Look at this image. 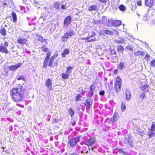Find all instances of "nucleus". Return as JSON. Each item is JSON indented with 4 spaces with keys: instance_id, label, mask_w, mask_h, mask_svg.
<instances>
[{
    "instance_id": "1",
    "label": "nucleus",
    "mask_w": 155,
    "mask_h": 155,
    "mask_svg": "<svg viewBox=\"0 0 155 155\" xmlns=\"http://www.w3.org/2000/svg\"><path fill=\"white\" fill-rule=\"evenodd\" d=\"M25 91V90L22 86L12 89L11 94L12 100L15 102L22 100L24 97Z\"/></svg>"
},
{
    "instance_id": "58",
    "label": "nucleus",
    "mask_w": 155,
    "mask_h": 155,
    "mask_svg": "<svg viewBox=\"0 0 155 155\" xmlns=\"http://www.w3.org/2000/svg\"><path fill=\"white\" fill-rule=\"evenodd\" d=\"M80 149V147L79 146H77L76 148V149L77 150H79Z\"/></svg>"
},
{
    "instance_id": "29",
    "label": "nucleus",
    "mask_w": 155,
    "mask_h": 155,
    "mask_svg": "<svg viewBox=\"0 0 155 155\" xmlns=\"http://www.w3.org/2000/svg\"><path fill=\"white\" fill-rule=\"evenodd\" d=\"M150 131L147 132L148 135L149 137H152L154 134H155L154 131H151L150 130Z\"/></svg>"
},
{
    "instance_id": "36",
    "label": "nucleus",
    "mask_w": 155,
    "mask_h": 155,
    "mask_svg": "<svg viewBox=\"0 0 155 155\" xmlns=\"http://www.w3.org/2000/svg\"><path fill=\"white\" fill-rule=\"evenodd\" d=\"M90 91L91 92H94L95 91V87L93 85H92L90 87Z\"/></svg>"
},
{
    "instance_id": "17",
    "label": "nucleus",
    "mask_w": 155,
    "mask_h": 155,
    "mask_svg": "<svg viewBox=\"0 0 155 155\" xmlns=\"http://www.w3.org/2000/svg\"><path fill=\"white\" fill-rule=\"evenodd\" d=\"M70 53L69 50L68 49H64L63 53H62V57L64 58L66 55L69 54Z\"/></svg>"
},
{
    "instance_id": "60",
    "label": "nucleus",
    "mask_w": 155,
    "mask_h": 155,
    "mask_svg": "<svg viewBox=\"0 0 155 155\" xmlns=\"http://www.w3.org/2000/svg\"><path fill=\"white\" fill-rule=\"evenodd\" d=\"M71 155H79L77 154H76V153H71Z\"/></svg>"
},
{
    "instance_id": "9",
    "label": "nucleus",
    "mask_w": 155,
    "mask_h": 155,
    "mask_svg": "<svg viewBox=\"0 0 155 155\" xmlns=\"http://www.w3.org/2000/svg\"><path fill=\"white\" fill-rule=\"evenodd\" d=\"M108 21L111 22V24H108V25L109 26H118L121 25V21L119 20H114L113 21H112V20H110V21H109V20Z\"/></svg>"
},
{
    "instance_id": "13",
    "label": "nucleus",
    "mask_w": 155,
    "mask_h": 155,
    "mask_svg": "<svg viewBox=\"0 0 155 155\" xmlns=\"http://www.w3.org/2000/svg\"><path fill=\"white\" fill-rule=\"evenodd\" d=\"M93 103V100L89 98L87 99L85 105L87 106V107L88 108H89L90 107V106Z\"/></svg>"
},
{
    "instance_id": "51",
    "label": "nucleus",
    "mask_w": 155,
    "mask_h": 155,
    "mask_svg": "<svg viewBox=\"0 0 155 155\" xmlns=\"http://www.w3.org/2000/svg\"><path fill=\"white\" fill-rule=\"evenodd\" d=\"M101 2L103 3H106L107 2V0H98Z\"/></svg>"
},
{
    "instance_id": "35",
    "label": "nucleus",
    "mask_w": 155,
    "mask_h": 155,
    "mask_svg": "<svg viewBox=\"0 0 155 155\" xmlns=\"http://www.w3.org/2000/svg\"><path fill=\"white\" fill-rule=\"evenodd\" d=\"M60 3L58 2H56L54 4V6L56 9H60L59 8Z\"/></svg>"
},
{
    "instance_id": "23",
    "label": "nucleus",
    "mask_w": 155,
    "mask_h": 155,
    "mask_svg": "<svg viewBox=\"0 0 155 155\" xmlns=\"http://www.w3.org/2000/svg\"><path fill=\"white\" fill-rule=\"evenodd\" d=\"M119 8L120 10L122 12H124L126 9V8L123 5H120Z\"/></svg>"
},
{
    "instance_id": "2",
    "label": "nucleus",
    "mask_w": 155,
    "mask_h": 155,
    "mask_svg": "<svg viewBox=\"0 0 155 155\" xmlns=\"http://www.w3.org/2000/svg\"><path fill=\"white\" fill-rule=\"evenodd\" d=\"M80 141V137L72 138L68 141V146L69 147H74L76 146L77 143Z\"/></svg>"
},
{
    "instance_id": "41",
    "label": "nucleus",
    "mask_w": 155,
    "mask_h": 155,
    "mask_svg": "<svg viewBox=\"0 0 155 155\" xmlns=\"http://www.w3.org/2000/svg\"><path fill=\"white\" fill-rule=\"evenodd\" d=\"M150 58V56L149 55H148L147 54H146L145 57V59L147 61H149Z\"/></svg>"
},
{
    "instance_id": "16",
    "label": "nucleus",
    "mask_w": 155,
    "mask_h": 155,
    "mask_svg": "<svg viewBox=\"0 0 155 155\" xmlns=\"http://www.w3.org/2000/svg\"><path fill=\"white\" fill-rule=\"evenodd\" d=\"M0 52L7 54L8 53V51L7 50V48L5 47H4L3 46H0Z\"/></svg>"
},
{
    "instance_id": "22",
    "label": "nucleus",
    "mask_w": 155,
    "mask_h": 155,
    "mask_svg": "<svg viewBox=\"0 0 155 155\" xmlns=\"http://www.w3.org/2000/svg\"><path fill=\"white\" fill-rule=\"evenodd\" d=\"M121 109L122 112L126 110V104H125L124 102H122L121 103Z\"/></svg>"
},
{
    "instance_id": "63",
    "label": "nucleus",
    "mask_w": 155,
    "mask_h": 155,
    "mask_svg": "<svg viewBox=\"0 0 155 155\" xmlns=\"http://www.w3.org/2000/svg\"><path fill=\"white\" fill-rule=\"evenodd\" d=\"M137 14L139 17L140 16V15L138 13H137Z\"/></svg>"
},
{
    "instance_id": "38",
    "label": "nucleus",
    "mask_w": 155,
    "mask_h": 155,
    "mask_svg": "<svg viewBox=\"0 0 155 155\" xmlns=\"http://www.w3.org/2000/svg\"><path fill=\"white\" fill-rule=\"evenodd\" d=\"M145 94L144 92L142 93L140 95V98L141 100V101H143L145 97Z\"/></svg>"
},
{
    "instance_id": "12",
    "label": "nucleus",
    "mask_w": 155,
    "mask_h": 155,
    "mask_svg": "<svg viewBox=\"0 0 155 155\" xmlns=\"http://www.w3.org/2000/svg\"><path fill=\"white\" fill-rule=\"evenodd\" d=\"M117 115L118 113L117 112H115L114 113L113 117L111 118L109 121V123L110 124H111L114 122L117 121Z\"/></svg>"
},
{
    "instance_id": "4",
    "label": "nucleus",
    "mask_w": 155,
    "mask_h": 155,
    "mask_svg": "<svg viewBox=\"0 0 155 155\" xmlns=\"http://www.w3.org/2000/svg\"><path fill=\"white\" fill-rule=\"evenodd\" d=\"M75 34V32L72 30L68 31L62 37V40L63 42L66 41L68 39L73 36Z\"/></svg>"
},
{
    "instance_id": "26",
    "label": "nucleus",
    "mask_w": 155,
    "mask_h": 155,
    "mask_svg": "<svg viewBox=\"0 0 155 155\" xmlns=\"http://www.w3.org/2000/svg\"><path fill=\"white\" fill-rule=\"evenodd\" d=\"M124 41L125 40L122 38H118V40H116V42L119 44L124 43Z\"/></svg>"
},
{
    "instance_id": "14",
    "label": "nucleus",
    "mask_w": 155,
    "mask_h": 155,
    "mask_svg": "<svg viewBox=\"0 0 155 155\" xmlns=\"http://www.w3.org/2000/svg\"><path fill=\"white\" fill-rule=\"evenodd\" d=\"M153 0H145V4L146 6L150 7L153 3Z\"/></svg>"
},
{
    "instance_id": "31",
    "label": "nucleus",
    "mask_w": 155,
    "mask_h": 155,
    "mask_svg": "<svg viewBox=\"0 0 155 155\" xmlns=\"http://www.w3.org/2000/svg\"><path fill=\"white\" fill-rule=\"evenodd\" d=\"M150 130L151 131H155V122L152 123V125L150 129Z\"/></svg>"
},
{
    "instance_id": "49",
    "label": "nucleus",
    "mask_w": 155,
    "mask_h": 155,
    "mask_svg": "<svg viewBox=\"0 0 155 155\" xmlns=\"http://www.w3.org/2000/svg\"><path fill=\"white\" fill-rule=\"evenodd\" d=\"M51 54V52L50 51H48L47 54V56L46 57H48V59H49Z\"/></svg>"
},
{
    "instance_id": "52",
    "label": "nucleus",
    "mask_w": 155,
    "mask_h": 155,
    "mask_svg": "<svg viewBox=\"0 0 155 155\" xmlns=\"http://www.w3.org/2000/svg\"><path fill=\"white\" fill-rule=\"evenodd\" d=\"M80 95H77V97H76V98H75V101H78L80 99Z\"/></svg>"
},
{
    "instance_id": "25",
    "label": "nucleus",
    "mask_w": 155,
    "mask_h": 155,
    "mask_svg": "<svg viewBox=\"0 0 155 155\" xmlns=\"http://www.w3.org/2000/svg\"><path fill=\"white\" fill-rule=\"evenodd\" d=\"M125 65L123 63H120V64L118 65L117 67L120 69L122 70L124 68Z\"/></svg>"
},
{
    "instance_id": "56",
    "label": "nucleus",
    "mask_w": 155,
    "mask_h": 155,
    "mask_svg": "<svg viewBox=\"0 0 155 155\" xmlns=\"http://www.w3.org/2000/svg\"><path fill=\"white\" fill-rule=\"evenodd\" d=\"M111 53L112 54H114L115 55V57H116L117 56L116 54V52L115 51H112Z\"/></svg>"
},
{
    "instance_id": "45",
    "label": "nucleus",
    "mask_w": 155,
    "mask_h": 155,
    "mask_svg": "<svg viewBox=\"0 0 155 155\" xmlns=\"http://www.w3.org/2000/svg\"><path fill=\"white\" fill-rule=\"evenodd\" d=\"M99 94L100 95L103 96L105 94V91L104 90L100 91L99 92Z\"/></svg>"
},
{
    "instance_id": "32",
    "label": "nucleus",
    "mask_w": 155,
    "mask_h": 155,
    "mask_svg": "<svg viewBox=\"0 0 155 155\" xmlns=\"http://www.w3.org/2000/svg\"><path fill=\"white\" fill-rule=\"evenodd\" d=\"M124 48L121 45H119L117 47L118 50L120 52H122L124 50Z\"/></svg>"
},
{
    "instance_id": "50",
    "label": "nucleus",
    "mask_w": 155,
    "mask_h": 155,
    "mask_svg": "<svg viewBox=\"0 0 155 155\" xmlns=\"http://www.w3.org/2000/svg\"><path fill=\"white\" fill-rule=\"evenodd\" d=\"M126 48H127L130 50H132L133 49L132 46H130L129 45H128L127 46Z\"/></svg>"
},
{
    "instance_id": "44",
    "label": "nucleus",
    "mask_w": 155,
    "mask_h": 155,
    "mask_svg": "<svg viewBox=\"0 0 155 155\" xmlns=\"http://www.w3.org/2000/svg\"><path fill=\"white\" fill-rule=\"evenodd\" d=\"M137 5L141 6L142 5V1L141 0H138L137 2Z\"/></svg>"
},
{
    "instance_id": "24",
    "label": "nucleus",
    "mask_w": 155,
    "mask_h": 155,
    "mask_svg": "<svg viewBox=\"0 0 155 155\" xmlns=\"http://www.w3.org/2000/svg\"><path fill=\"white\" fill-rule=\"evenodd\" d=\"M49 59L48 58V57H46L43 63V66L44 67L46 68L47 67L48 65V62Z\"/></svg>"
},
{
    "instance_id": "47",
    "label": "nucleus",
    "mask_w": 155,
    "mask_h": 155,
    "mask_svg": "<svg viewBox=\"0 0 155 155\" xmlns=\"http://www.w3.org/2000/svg\"><path fill=\"white\" fill-rule=\"evenodd\" d=\"M54 61L53 60H50L49 63L48 64V65L49 66H52V64L53 62Z\"/></svg>"
},
{
    "instance_id": "54",
    "label": "nucleus",
    "mask_w": 155,
    "mask_h": 155,
    "mask_svg": "<svg viewBox=\"0 0 155 155\" xmlns=\"http://www.w3.org/2000/svg\"><path fill=\"white\" fill-rule=\"evenodd\" d=\"M94 94V93L93 92H91L90 93V97L89 98H91V97L92 96L93 94Z\"/></svg>"
},
{
    "instance_id": "57",
    "label": "nucleus",
    "mask_w": 155,
    "mask_h": 155,
    "mask_svg": "<svg viewBox=\"0 0 155 155\" xmlns=\"http://www.w3.org/2000/svg\"><path fill=\"white\" fill-rule=\"evenodd\" d=\"M38 40L40 41H41L42 40V37L41 36H39Z\"/></svg>"
},
{
    "instance_id": "59",
    "label": "nucleus",
    "mask_w": 155,
    "mask_h": 155,
    "mask_svg": "<svg viewBox=\"0 0 155 155\" xmlns=\"http://www.w3.org/2000/svg\"><path fill=\"white\" fill-rule=\"evenodd\" d=\"M54 57L53 56H52V57H51V58L50 59V60H53V61H54Z\"/></svg>"
},
{
    "instance_id": "15",
    "label": "nucleus",
    "mask_w": 155,
    "mask_h": 155,
    "mask_svg": "<svg viewBox=\"0 0 155 155\" xmlns=\"http://www.w3.org/2000/svg\"><path fill=\"white\" fill-rule=\"evenodd\" d=\"M17 41L20 44H25L27 42V39L26 38H19L18 39Z\"/></svg>"
},
{
    "instance_id": "33",
    "label": "nucleus",
    "mask_w": 155,
    "mask_h": 155,
    "mask_svg": "<svg viewBox=\"0 0 155 155\" xmlns=\"http://www.w3.org/2000/svg\"><path fill=\"white\" fill-rule=\"evenodd\" d=\"M18 80H22L23 81H25L24 77L23 76H18L16 78Z\"/></svg>"
},
{
    "instance_id": "6",
    "label": "nucleus",
    "mask_w": 155,
    "mask_h": 155,
    "mask_svg": "<svg viewBox=\"0 0 155 155\" xmlns=\"http://www.w3.org/2000/svg\"><path fill=\"white\" fill-rule=\"evenodd\" d=\"M96 141V140L95 137L90 138L86 140L85 144L88 146H92Z\"/></svg>"
},
{
    "instance_id": "43",
    "label": "nucleus",
    "mask_w": 155,
    "mask_h": 155,
    "mask_svg": "<svg viewBox=\"0 0 155 155\" xmlns=\"http://www.w3.org/2000/svg\"><path fill=\"white\" fill-rule=\"evenodd\" d=\"M95 35V32H92L91 35L90 37H87V38H86L85 39H88L90 38V37H94Z\"/></svg>"
},
{
    "instance_id": "46",
    "label": "nucleus",
    "mask_w": 155,
    "mask_h": 155,
    "mask_svg": "<svg viewBox=\"0 0 155 155\" xmlns=\"http://www.w3.org/2000/svg\"><path fill=\"white\" fill-rule=\"evenodd\" d=\"M148 87V86L147 85H145L143 86L142 87V89L143 91H145L147 88Z\"/></svg>"
},
{
    "instance_id": "62",
    "label": "nucleus",
    "mask_w": 155,
    "mask_h": 155,
    "mask_svg": "<svg viewBox=\"0 0 155 155\" xmlns=\"http://www.w3.org/2000/svg\"><path fill=\"white\" fill-rule=\"evenodd\" d=\"M95 40H96V39H92V40H90V41H95Z\"/></svg>"
},
{
    "instance_id": "5",
    "label": "nucleus",
    "mask_w": 155,
    "mask_h": 155,
    "mask_svg": "<svg viewBox=\"0 0 155 155\" xmlns=\"http://www.w3.org/2000/svg\"><path fill=\"white\" fill-rule=\"evenodd\" d=\"M124 141L126 146H128V145H129L131 147H133V138L130 135H129L126 136Z\"/></svg>"
},
{
    "instance_id": "37",
    "label": "nucleus",
    "mask_w": 155,
    "mask_h": 155,
    "mask_svg": "<svg viewBox=\"0 0 155 155\" xmlns=\"http://www.w3.org/2000/svg\"><path fill=\"white\" fill-rule=\"evenodd\" d=\"M148 17L147 15H145L143 17V20L144 22H147L148 21Z\"/></svg>"
},
{
    "instance_id": "10",
    "label": "nucleus",
    "mask_w": 155,
    "mask_h": 155,
    "mask_svg": "<svg viewBox=\"0 0 155 155\" xmlns=\"http://www.w3.org/2000/svg\"><path fill=\"white\" fill-rule=\"evenodd\" d=\"M71 16L66 17L64 20V26L66 27H67L68 25L71 23Z\"/></svg>"
},
{
    "instance_id": "8",
    "label": "nucleus",
    "mask_w": 155,
    "mask_h": 155,
    "mask_svg": "<svg viewBox=\"0 0 155 155\" xmlns=\"http://www.w3.org/2000/svg\"><path fill=\"white\" fill-rule=\"evenodd\" d=\"M45 85L49 91L52 90V81L50 78H48L45 81Z\"/></svg>"
},
{
    "instance_id": "42",
    "label": "nucleus",
    "mask_w": 155,
    "mask_h": 155,
    "mask_svg": "<svg viewBox=\"0 0 155 155\" xmlns=\"http://www.w3.org/2000/svg\"><path fill=\"white\" fill-rule=\"evenodd\" d=\"M41 50L45 52H46L47 51L48 48H46L45 46H44L41 48Z\"/></svg>"
},
{
    "instance_id": "18",
    "label": "nucleus",
    "mask_w": 155,
    "mask_h": 155,
    "mask_svg": "<svg viewBox=\"0 0 155 155\" xmlns=\"http://www.w3.org/2000/svg\"><path fill=\"white\" fill-rule=\"evenodd\" d=\"M125 94L126 95V99L127 100H129L131 96V93L127 89L126 91Z\"/></svg>"
},
{
    "instance_id": "27",
    "label": "nucleus",
    "mask_w": 155,
    "mask_h": 155,
    "mask_svg": "<svg viewBox=\"0 0 155 155\" xmlns=\"http://www.w3.org/2000/svg\"><path fill=\"white\" fill-rule=\"evenodd\" d=\"M103 32L104 33L107 35H113V33L112 31L107 30H104Z\"/></svg>"
},
{
    "instance_id": "11",
    "label": "nucleus",
    "mask_w": 155,
    "mask_h": 155,
    "mask_svg": "<svg viewBox=\"0 0 155 155\" xmlns=\"http://www.w3.org/2000/svg\"><path fill=\"white\" fill-rule=\"evenodd\" d=\"M21 64V63H19L16 64L9 66L8 68L11 71H15L17 69L19 68Z\"/></svg>"
},
{
    "instance_id": "28",
    "label": "nucleus",
    "mask_w": 155,
    "mask_h": 155,
    "mask_svg": "<svg viewBox=\"0 0 155 155\" xmlns=\"http://www.w3.org/2000/svg\"><path fill=\"white\" fill-rule=\"evenodd\" d=\"M6 30L3 28L0 30V32L2 35H6Z\"/></svg>"
},
{
    "instance_id": "39",
    "label": "nucleus",
    "mask_w": 155,
    "mask_h": 155,
    "mask_svg": "<svg viewBox=\"0 0 155 155\" xmlns=\"http://www.w3.org/2000/svg\"><path fill=\"white\" fill-rule=\"evenodd\" d=\"M150 65L152 67H154L155 66V60L153 59L150 63Z\"/></svg>"
},
{
    "instance_id": "53",
    "label": "nucleus",
    "mask_w": 155,
    "mask_h": 155,
    "mask_svg": "<svg viewBox=\"0 0 155 155\" xmlns=\"http://www.w3.org/2000/svg\"><path fill=\"white\" fill-rule=\"evenodd\" d=\"M61 8L62 9H65L66 8L65 7V6L64 5H62L61 7Z\"/></svg>"
},
{
    "instance_id": "7",
    "label": "nucleus",
    "mask_w": 155,
    "mask_h": 155,
    "mask_svg": "<svg viewBox=\"0 0 155 155\" xmlns=\"http://www.w3.org/2000/svg\"><path fill=\"white\" fill-rule=\"evenodd\" d=\"M98 10V6L96 5H91L88 8V11L91 12L94 15L97 12Z\"/></svg>"
},
{
    "instance_id": "20",
    "label": "nucleus",
    "mask_w": 155,
    "mask_h": 155,
    "mask_svg": "<svg viewBox=\"0 0 155 155\" xmlns=\"http://www.w3.org/2000/svg\"><path fill=\"white\" fill-rule=\"evenodd\" d=\"M73 68V67L71 66H69L67 68V71H66V73L70 74L72 72V70Z\"/></svg>"
},
{
    "instance_id": "3",
    "label": "nucleus",
    "mask_w": 155,
    "mask_h": 155,
    "mask_svg": "<svg viewBox=\"0 0 155 155\" xmlns=\"http://www.w3.org/2000/svg\"><path fill=\"white\" fill-rule=\"evenodd\" d=\"M115 83L114 86V89L117 92L120 91L121 89V80L119 77H117L115 79Z\"/></svg>"
},
{
    "instance_id": "55",
    "label": "nucleus",
    "mask_w": 155,
    "mask_h": 155,
    "mask_svg": "<svg viewBox=\"0 0 155 155\" xmlns=\"http://www.w3.org/2000/svg\"><path fill=\"white\" fill-rule=\"evenodd\" d=\"M145 53L143 51H141V53H140V55H141L142 56H144V55H145Z\"/></svg>"
},
{
    "instance_id": "64",
    "label": "nucleus",
    "mask_w": 155,
    "mask_h": 155,
    "mask_svg": "<svg viewBox=\"0 0 155 155\" xmlns=\"http://www.w3.org/2000/svg\"><path fill=\"white\" fill-rule=\"evenodd\" d=\"M57 65V63H55V65Z\"/></svg>"
},
{
    "instance_id": "30",
    "label": "nucleus",
    "mask_w": 155,
    "mask_h": 155,
    "mask_svg": "<svg viewBox=\"0 0 155 155\" xmlns=\"http://www.w3.org/2000/svg\"><path fill=\"white\" fill-rule=\"evenodd\" d=\"M11 0H6L4 2H3V7H6L8 5L10 2V1L11 2Z\"/></svg>"
},
{
    "instance_id": "19",
    "label": "nucleus",
    "mask_w": 155,
    "mask_h": 155,
    "mask_svg": "<svg viewBox=\"0 0 155 155\" xmlns=\"http://www.w3.org/2000/svg\"><path fill=\"white\" fill-rule=\"evenodd\" d=\"M12 17L13 22H15L17 20V16L16 13L14 12H12Z\"/></svg>"
},
{
    "instance_id": "48",
    "label": "nucleus",
    "mask_w": 155,
    "mask_h": 155,
    "mask_svg": "<svg viewBox=\"0 0 155 155\" xmlns=\"http://www.w3.org/2000/svg\"><path fill=\"white\" fill-rule=\"evenodd\" d=\"M8 45V43L6 41H5L4 44V47H5L7 48Z\"/></svg>"
},
{
    "instance_id": "40",
    "label": "nucleus",
    "mask_w": 155,
    "mask_h": 155,
    "mask_svg": "<svg viewBox=\"0 0 155 155\" xmlns=\"http://www.w3.org/2000/svg\"><path fill=\"white\" fill-rule=\"evenodd\" d=\"M141 51H138L134 53V55L135 56L140 55Z\"/></svg>"
},
{
    "instance_id": "61",
    "label": "nucleus",
    "mask_w": 155,
    "mask_h": 155,
    "mask_svg": "<svg viewBox=\"0 0 155 155\" xmlns=\"http://www.w3.org/2000/svg\"><path fill=\"white\" fill-rule=\"evenodd\" d=\"M80 144L81 145H83L84 144V142H82Z\"/></svg>"
},
{
    "instance_id": "21",
    "label": "nucleus",
    "mask_w": 155,
    "mask_h": 155,
    "mask_svg": "<svg viewBox=\"0 0 155 155\" xmlns=\"http://www.w3.org/2000/svg\"><path fill=\"white\" fill-rule=\"evenodd\" d=\"M69 74H68L63 73L61 74V77L63 79H67L69 77Z\"/></svg>"
},
{
    "instance_id": "34",
    "label": "nucleus",
    "mask_w": 155,
    "mask_h": 155,
    "mask_svg": "<svg viewBox=\"0 0 155 155\" xmlns=\"http://www.w3.org/2000/svg\"><path fill=\"white\" fill-rule=\"evenodd\" d=\"M68 112L70 115L71 117H72L74 114V111L72 110L71 108L69 109L68 110Z\"/></svg>"
}]
</instances>
